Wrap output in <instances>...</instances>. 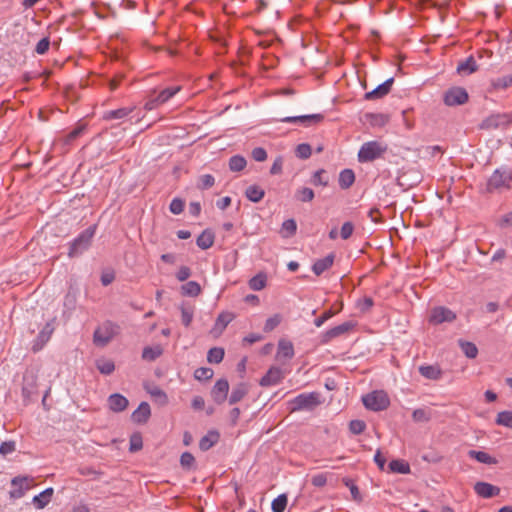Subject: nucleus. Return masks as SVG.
<instances>
[{"label":"nucleus","mask_w":512,"mask_h":512,"mask_svg":"<svg viewBox=\"0 0 512 512\" xmlns=\"http://www.w3.org/2000/svg\"><path fill=\"white\" fill-rule=\"evenodd\" d=\"M282 321V317L279 314H275L272 317H269L264 325L265 332H271L274 330Z\"/></svg>","instance_id":"obj_52"},{"label":"nucleus","mask_w":512,"mask_h":512,"mask_svg":"<svg viewBox=\"0 0 512 512\" xmlns=\"http://www.w3.org/2000/svg\"><path fill=\"white\" fill-rule=\"evenodd\" d=\"M319 397L317 392L299 394L289 402L290 411L313 410L321 403Z\"/></svg>","instance_id":"obj_4"},{"label":"nucleus","mask_w":512,"mask_h":512,"mask_svg":"<svg viewBox=\"0 0 512 512\" xmlns=\"http://www.w3.org/2000/svg\"><path fill=\"white\" fill-rule=\"evenodd\" d=\"M354 231V225L352 222H345L340 230V236L343 240H347L351 237Z\"/></svg>","instance_id":"obj_57"},{"label":"nucleus","mask_w":512,"mask_h":512,"mask_svg":"<svg viewBox=\"0 0 512 512\" xmlns=\"http://www.w3.org/2000/svg\"><path fill=\"white\" fill-rule=\"evenodd\" d=\"M282 168H283V159H282V157L279 156L274 160V162L270 168V173L272 175L280 174L282 172Z\"/></svg>","instance_id":"obj_63"},{"label":"nucleus","mask_w":512,"mask_h":512,"mask_svg":"<svg viewBox=\"0 0 512 512\" xmlns=\"http://www.w3.org/2000/svg\"><path fill=\"white\" fill-rule=\"evenodd\" d=\"M247 161L243 156L235 155L229 160V168L233 172H240L246 167Z\"/></svg>","instance_id":"obj_37"},{"label":"nucleus","mask_w":512,"mask_h":512,"mask_svg":"<svg viewBox=\"0 0 512 512\" xmlns=\"http://www.w3.org/2000/svg\"><path fill=\"white\" fill-rule=\"evenodd\" d=\"M119 331V326L111 321H105L93 334V342L96 346H106Z\"/></svg>","instance_id":"obj_5"},{"label":"nucleus","mask_w":512,"mask_h":512,"mask_svg":"<svg viewBox=\"0 0 512 512\" xmlns=\"http://www.w3.org/2000/svg\"><path fill=\"white\" fill-rule=\"evenodd\" d=\"M312 149L307 143L297 145L295 154L300 159H308L311 156Z\"/></svg>","instance_id":"obj_50"},{"label":"nucleus","mask_w":512,"mask_h":512,"mask_svg":"<svg viewBox=\"0 0 512 512\" xmlns=\"http://www.w3.org/2000/svg\"><path fill=\"white\" fill-rule=\"evenodd\" d=\"M311 183L315 186H327L329 184V177L324 169L317 170L311 179Z\"/></svg>","instance_id":"obj_38"},{"label":"nucleus","mask_w":512,"mask_h":512,"mask_svg":"<svg viewBox=\"0 0 512 512\" xmlns=\"http://www.w3.org/2000/svg\"><path fill=\"white\" fill-rule=\"evenodd\" d=\"M343 483L345 484L346 487L349 488V490L351 492L352 499L357 502H360L362 500V497H361L360 491H359L357 485L354 483V481L349 478H344Z\"/></svg>","instance_id":"obj_48"},{"label":"nucleus","mask_w":512,"mask_h":512,"mask_svg":"<svg viewBox=\"0 0 512 512\" xmlns=\"http://www.w3.org/2000/svg\"><path fill=\"white\" fill-rule=\"evenodd\" d=\"M334 316V312L330 309L325 311L320 317L315 319L314 324L316 327H321L328 319Z\"/></svg>","instance_id":"obj_64"},{"label":"nucleus","mask_w":512,"mask_h":512,"mask_svg":"<svg viewBox=\"0 0 512 512\" xmlns=\"http://www.w3.org/2000/svg\"><path fill=\"white\" fill-rule=\"evenodd\" d=\"M249 389L247 384L239 383L233 387L232 392L229 396V404L233 405L240 402L248 393Z\"/></svg>","instance_id":"obj_26"},{"label":"nucleus","mask_w":512,"mask_h":512,"mask_svg":"<svg viewBox=\"0 0 512 512\" xmlns=\"http://www.w3.org/2000/svg\"><path fill=\"white\" fill-rule=\"evenodd\" d=\"M459 345L461 347L462 352L466 355V357L473 359L477 356L478 348L474 343L460 340Z\"/></svg>","instance_id":"obj_42"},{"label":"nucleus","mask_w":512,"mask_h":512,"mask_svg":"<svg viewBox=\"0 0 512 512\" xmlns=\"http://www.w3.org/2000/svg\"><path fill=\"white\" fill-rule=\"evenodd\" d=\"M195 462L194 456L189 452H184L180 457V463L183 468L190 469Z\"/></svg>","instance_id":"obj_58"},{"label":"nucleus","mask_w":512,"mask_h":512,"mask_svg":"<svg viewBox=\"0 0 512 512\" xmlns=\"http://www.w3.org/2000/svg\"><path fill=\"white\" fill-rule=\"evenodd\" d=\"M83 131H84V126H79L75 129H73L63 139L64 145H70L76 138H78L83 133Z\"/></svg>","instance_id":"obj_54"},{"label":"nucleus","mask_w":512,"mask_h":512,"mask_svg":"<svg viewBox=\"0 0 512 512\" xmlns=\"http://www.w3.org/2000/svg\"><path fill=\"white\" fill-rule=\"evenodd\" d=\"M249 286L254 291H260L266 286V276L258 274L249 281Z\"/></svg>","instance_id":"obj_47"},{"label":"nucleus","mask_w":512,"mask_h":512,"mask_svg":"<svg viewBox=\"0 0 512 512\" xmlns=\"http://www.w3.org/2000/svg\"><path fill=\"white\" fill-rule=\"evenodd\" d=\"M366 424L362 420H352L349 423V430L352 434L359 435L364 432Z\"/></svg>","instance_id":"obj_53"},{"label":"nucleus","mask_w":512,"mask_h":512,"mask_svg":"<svg viewBox=\"0 0 512 512\" xmlns=\"http://www.w3.org/2000/svg\"><path fill=\"white\" fill-rule=\"evenodd\" d=\"M214 233L211 230H204L196 239V244L199 248L206 250L214 244Z\"/></svg>","instance_id":"obj_27"},{"label":"nucleus","mask_w":512,"mask_h":512,"mask_svg":"<svg viewBox=\"0 0 512 512\" xmlns=\"http://www.w3.org/2000/svg\"><path fill=\"white\" fill-rule=\"evenodd\" d=\"M468 93L463 87H452L444 94V103L447 106L463 105L468 101Z\"/></svg>","instance_id":"obj_8"},{"label":"nucleus","mask_w":512,"mask_h":512,"mask_svg":"<svg viewBox=\"0 0 512 512\" xmlns=\"http://www.w3.org/2000/svg\"><path fill=\"white\" fill-rule=\"evenodd\" d=\"M229 383L226 379H219L211 390V397L216 404H222L227 399Z\"/></svg>","instance_id":"obj_12"},{"label":"nucleus","mask_w":512,"mask_h":512,"mask_svg":"<svg viewBox=\"0 0 512 512\" xmlns=\"http://www.w3.org/2000/svg\"><path fill=\"white\" fill-rule=\"evenodd\" d=\"M314 197V191L308 187H301L295 192V198L301 202H311Z\"/></svg>","instance_id":"obj_39"},{"label":"nucleus","mask_w":512,"mask_h":512,"mask_svg":"<svg viewBox=\"0 0 512 512\" xmlns=\"http://www.w3.org/2000/svg\"><path fill=\"white\" fill-rule=\"evenodd\" d=\"M50 47V39L49 37L42 38L35 47V52L39 55H44Z\"/></svg>","instance_id":"obj_56"},{"label":"nucleus","mask_w":512,"mask_h":512,"mask_svg":"<svg viewBox=\"0 0 512 512\" xmlns=\"http://www.w3.org/2000/svg\"><path fill=\"white\" fill-rule=\"evenodd\" d=\"M469 456L473 459H476L480 463L489 464V465L496 463V460L493 457H491L488 453L483 452V451L470 450Z\"/></svg>","instance_id":"obj_36"},{"label":"nucleus","mask_w":512,"mask_h":512,"mask_svg":"<svg viewBox=\"0 0 512 512\" xmlns=\"http://www.w3.org/2000/svg\"><path fill=\"white\" fill-rule=\"evenodd\" d=\"M412 419L414 422H428L431 419V411L423 408L415 409Z\"/></svg>","instance_id":"obj_45"},{"label":"nucleus","mask_w":512,"mask_h":512,"mask_svg":"<svg viewBox=\"0 0 512 512\" xmlns=\"http://www.w3.org/2000/svg\"><path fill=\"white\" fill-rule=\"evenodd\" d=\"M475 492L483 498H492L500 493V489L487 482H477L474 486Z\"/></svg>","instance_id":"obj_17"},{"label":"nucleus","mask_w":512,"mask_h":512,"mask_svg":"<svg viewBox=\"0 0 512 512\" xmlns=\"http://www.w3.org/2000/svg\"><path fill=\"white\" fill-rule=\"evenodd\" d=\"M512 182V173L507 168L496 169L487 182V191H500L509 189Z\"/></svg>","instance_id":"obj_3"},{"label":"nucleus","mask_w":512,"mask_h":512,"mask_svg":"<svg viewBox=\"0 0 512 512\" xmlns=\"http://www.w3.org/2000/svg\"><path fill=\"white\" fill-rule=\"evenodd\" d=\"M219 433L217 431H209L205 436H203L199 442V448L202 451L209 450L212 446H214L219 440Z\"/></svg>","instance_id":"obj_30"},{"label":"nucleus","mask_w":512,"mask_h":512,"mask_svg":"<svg viewBox=\"0 0 512 512\" xmlns=\"http://www.w3.org/2000/svg\"><path fill=\"white\" fill-rule=\"evenodd\" d=\"M387 150V146L379 141L365 142L359 152L358 160L361 163L371 162L380 158Z\"/></svg>","instance_id":"obj_2"},{"label":"nucleus","mask_w":512,"mask_h":512,"mask_svg":"<svg viewBox=\"0 0 512 512\" xmlns=\"http://www.w3.org/2000/svg\"><path fill=\"white\" fill-rule=\"evenodd\" d=\"M96 367L100 373L110 375L115 370V364L112 360L99 359L96 361Z\"/></svg>","instance_id":"obj_40"},{"label":"nucleus","mask_w":512,"mask_h":512,"mask_svg":"<svg viewBox=\"0 0 512 512\" xmlns=\"http://www.w3.org/2000/svg\"><path fill=\"white\" fill-rule=\"evenodd\" d=\"M494 86L496 88L506 89L512 86V76H504L495 81Z\"/></svg>","instance_id":"obj_60"},{"label":"nucleus","mask_w":512,"mask_h":512,"mask_svg":"<svg viewBox=\"0 0 512 512\" xmlns=\"http://www.w3.org/2000/svg\"><path fill=\"white\" fill-rule=\"evenodd\" d=\"M294 357V346L292 342L288 340H280L278 343V349L276 353V359L282 361V359L290 360Z\"/></svg>","instance_id":"obj_20"},{"label":"nucleus","mask_w":512,"mask_h":512,"mask_svg":"<svg viewBox=\"0 0 512 512\" xmlns=\"http://www.w3.org/2000/svg\"><path fill=\"white\" fill-rule=\"evenodd\" d=\"M288 498L286 494H281L272 501L273 512H284L287 506Z\"/></svg>","instance_id":"obj_46"},{"label":"nucleus","mask_w":512,"mask_h":512,"mask_svg":"<svg viewBox=\"0 0 512 512\" xmlns=\"http://www.w3.org/2000/svg\"><path fill=\"white\" fill-rule=\"evenodd\" d=\"M362 402L367 409L372 411L385 410L390 404L387 394L381 390L373 391L363 396Z\"/></svg>","instance_id":"obj_7"},{"label":"nucleus","mask_w":512,"mask_h":512,"mask_svg":"<svg viewBox=\"0 0 512 512\" xmlns=\"http://www.w3.org/2000/svg\"><path fill=\"white\" fill-rule=\"evenodd\" d=\"M191 276V269L187 266H181L176 273V278L180 281H186Z\"/></svg>","instance_id":"obj_61"},{"label":"nucleus","mask_w":512,"mask_h":512,"mask_svg":"<svg viewBox=\"0 0 512 512\" xmlns=\"http://www.w3.org/2000/svg\"><path fill=\"white\" fill-rule=\"evenodd\" d=\"M334 254L330 253L322 259H318L312 266V271L317 275H321L323 272L328 270L334 262Z\"/></svg>","instance_id":"obj_21"},{"label":"nucleus","mask_w":512,"mask_h":512,"mask_svg":"<svg viewBox=\"0 0 512 512\" xmlns=\"http://www.w3.org/2000/svg\"><path fill=\"white\" fill-rule=\"evenodd\" d=\"M393 83H394V78L391 77V78L387 79L385 82H383L382 84L378 85L372 91L367 92L365 94L364 98L366 100H376V99L383 98L384 96H386L387 94L390 93Z\"/></svg>","instance_id":"obj_15"},{"label":"nucleus","mask_w":512,"mask_h":512,"mask_svg":"<svg viewBox=\"0 0 512 512\" xmlns=\"http://www.w3.org/2000/svg\"><path fill=\"white\" fill-rule=\"evenodd\" d=\"M201 293V286L196 281H189L181 286L183 296L196 297Z\"/></svg>","instance_id":"obj_32"},{"label":"nucleus","mask_w":512,"mask_h":512,"mask_svg":"<svg viewBox=\"0 0 512 512\" xmlns=\"http://www.w3.org/2000/svg\"><path fill=\"white\" fill-rule=\"evenodd\" d=\"M456 319V314L449 308L438 306L431 310L429 322L439 325L445 322L451 323Z\"/></svg>","instance_id":"obj_9"},{"label":"nucleus","mask_w":512,"mask_h":512,"mask_svg":"<svg viewBox=\"0 0 512 512\" xmlns=\"http://www.w3.org/2000/svg\"><path fill=\"white\" fill-rule=\"evenodd\" d=\"M151 415V409L147 402H141L138 408L132 413L131 419L134 423H146Z\"/></svg>","instance_id":"obj_19"},{"label":"nucleus","mask_w":512,"mask_h":512,"mask_svg":"<svg viewBox=\"0 0 512 512\" xmlns=\"http://www.w3.org/2000/svg\"><path fill=\"white\" fill-rule=\"evenodd\" d=\"M478 69L477 63L473 56H469L457 65V72L463 75H469L476 72Z\"/></svg>","instance_id":"obj_23"},{"label":"nucleus","mask_w":512,"mask_h":512,"mask_svg":"<svg viewBox=\"0 0 512 512\" xmlns=\"http://www.w3.org/2000/svg\"><path fill=\"white\" fill-rule=\"evenodd\" d=\"M496 424L512 428V411H502L497 414Z\"/></svg>","instance_id":"obj_44"},{"label":"nucleus","mask_w":512,"mask_h":512,"mask_svg":"<svg viewBox=\"0 0 512 512\" xmlns=\"http://www.w3.org/2000/svg\"><path fill=\"white\" fill-rule=\"evenodd\" d=\"M213 375L214 372L209 367H200L194 372V377L199 381L209 380L213 377Z\"/></svg>","instance_id":"obj_49"},{"label":"nucleus","mask_w":512,"mask_h":512,"mask_svg":"<svg viewBox=\"0 0 512 512\" xmlns=\"http://www.w3.org/2000/svg\"><path fill=\"white\" fill-rule=\"evenodd\" d=\"M128 404V399L119 393L111 394L108 397V406L113 412L119 413L124 411Z\"/></svg>","instance_id":"obj_18"},{"label":"nucleus","mask_w":512,"mask_h":512,"mask_svg":"<svg viewBox=\"0 0 512 512\" xmlns=\"http://www.w3.org/2000/svg\"><path fill=\"white\" fill-rule=\"evenodd\" d=\"M53 493L54 490L52 487L45 489L40 494L34 496L33 504L37 509H43L51 501Z\"/></svg>","instance_id":"obj_29"},{"label":"nucleus","mask_w":512,"mask_h":512,"mask_svg":"<svg viewBox=\"0 0 512 512\" xmlns=\"http://www.w3.org/2000/svg\"><path fill=\"white\" fill-rule=\"evenodd\" d=\"M245 195L250 201L258 203L263 199L265 192L259 186L251 185L246 189Z\"/></svg>","instance_id":"obj_33"},{"label":"nucleus","mask_w":512,"mask_h":512,"mask_svg":"<svg viewBox=\"0 0 512 512\" xmlns=\"http://www.w3.org/2000/svg\"><path fill=\"white\" fill-rule=\"evenodd\" d=\"M355 181V174L351 169H344L339 175V186L342 189H348Z\"/></svg>","instance_id":"obj_31"},{"label":"nucleus","mask_w":512,"mask_h":512,"mask_svg":"<svg viewBox=\"0 0 512 512\" xmlns=\"http://www.w3.org/2000/svg\"><path fill=\"white\" fill-rule=\"evenodd\" d=\"M215 183V178L211 174H204L199 177L198 188L205 190L212 187Z\"/></svg>","instance_id":"obj_51"},{"label":"nucleus","mask_w":512,"mask_h":512,"mask_svg":"<svg viewBox=\"0 0 512 512\" xmlns=\"http://www.w3.org/2000/svg\"><path fill=\"white\" fill-rule=\"evenodd\" d=\"M233 319L234 314L231 312L220 313L215 321L212 331L221 334Z\"/></svg>","instance_id":"obj_22"},{"label":"nucleus","mask_w":512,"mask_h":512,"mask_svg":"<svg viewBox=\"0 0 512 512\" xmlns=\"http://www.w3.org/2000/svg\"><path fill=\"white\" fill-rule=\"evenodd\" d=\"M181 90L180 86L175 87H168L158 94H156V91H152L147 101L144 104V109L146 111H152L159 107L160 105L166 103L169 101L174 95H176Z\"/></svg>","instance_id":"obj_6"},{"label":"nucleus","mask_w":512,"mask_h":512,"mask_svg":"<svg viewBox=\"0 0 512 512\" xmlns=\"http://www.w3.org/2000/svg\"><path fill=\"white\" fill-rule=\"evenodd\" d=\"M252 157L257 162H263L267 159V152L262 147H256L252 150Z\"/></svg>","instance_id":"obj_59"},{"label":"nucleus","mask_w":512,"mask_h":512,"mask_svg":"<svg viewBox=\"0 0 512 512\" xmlns=\"http://www.w3.org/2000/svg\"><path fill=\"white\" fill-rule=\"evenodd\" d=\"M163 353V349L157 345L154 347L147 346L142 351V358L146 361H155Z\"/></svg>","instance_id":"obj_34"},{"label":"nucleus","mask_w":512,"mask_h":512,"mask_svg":"<svg viewBox=\"0 0 512 512\" xmlns=\"http://www.w3.org/2000/svg\"><path fill=\"white\" fill-rule=\"evenodd\" d=\"M29 481V477H14L11 480V484L16 488L10 491V497L14 499L22 498L25 494V491L30 488Z\"/></svg>","instance_id":"obj_16"},{"label":"nucleus","mask_w":512,"mask_h":512,"mask_svg":"<svg viewBox=\"0 0 512 512\" xmlns=\"http://www.w3.org/2000/svg\"><path fill=\"white\" fill-rule=\"evenodd\" d=\"M419 373L430 380H438L442 375V371L437 365H422L419 367Z\"/></svg>","instance_id":"obj_28"},{"label":"nucleus","mask_w":512,"mask_h":512,"mask_svg":"<svg viewBox=\"0 0 512 512\" xmlns=\"http://www.w3.org/2000/svg\"><path fill=\"white\" fill-rule=\"evenodd\" d=\"M355 327V323L351 321L344 322L338 326H335L327 330L322 335V343H329L332 339L340 337L346 333H349Z\"/></svg>","instance_id":"obj_10"},{"label":"nucleus","mask_w":512,"mask_h":512,"mask_svg":"<svg viewBox=\"0 0 512 512\" xmlns=\"http://www.w3.org/2000/svg\"><path fill=\"white\" fill-rule=\"evenodd\" d=\"M389 470L394 473L408 474L410 472V466L404 460H392L389 463Z\"/></svg>","instance_id":"obj_35"},{"label":"nucleus","mask_w":512,"mask_h":512,"mask_svg":"<svg viewBox=\"0 0 512 512\" xmlns=\"http://www.w3.org/2000/svg\"><path fill=\"white\" fill-rule=\"evenodd\" d=\"M284 372L277 366L271 367L267 373L261 378L260 385L263 387L273 386L282 381Z\"/></svg>","instance_id":"obj_14"},{"label":"nucleus","mask_w":512,"mask_h":512,"mask_svg":"<svg viewBox=\"0 0 512 512\" xmlns=\"http://www.w3.org/2000/svg\"><path fill=\"white\" fill-rule=\"evenodd\" d=\"M224 349L219 347L211 348L207 354V360L210 363H220L224 358Z\"/></svg>","instance_id":"obj_43"},{"label":"nucleus","mask_w":512,"mask_h":512,"mask_svg":"<svg viewBox=\"0 0 512 512\" xmlns=\"http://www.w3.org/2000/svg\"><path fill=\"white\" fill-rule=\"evenodd\" d=\"M510 122V116L508 114H493L485 118L480 127L482 129H497L501 126L507 125Z\"/></svg>","instance_id":"obj_13"},{"label":"nucleus","mask_w":512,"mask_h":512,"mask_svg":"<svg viewBox=\"0 0 512 512\" xmlns=\"http://www.w3.org/2000/svg\"><path fill=\"white\" fill-rule=\"evenodd\" d=\"M180 310H181V321H182V324L185 326V327H189L192 320H193V316H194V307L193 306H186V305H182L180 307Z\"/></svg>","instance_id":"obj_41"},{"label":"nucleus","mask_w":512,"mask_h":512,"mask_svg":"<svg viewBox=\"0 0 512 512\" xmlns=\"http://www.w3.org/2000/svg\"><path fill=\"white\" fill-rule=\"evenodd\" d=\"M96 233V225L89 226L87 229L82 231L73 241L69 243L68 257L76 258L86 252L94 238Z\"/></svg>","instance_id":"obj_1"},{"label":"nucleus","mask_w":512,"mask_h":512,"mask_svg":"<svg viewBox=\"0 0 512 512\" xmlns=\"http://www.w3.org/2000/svg\"><path fill=\"white\" fill-rule=\"evenodd\" d=\"M142 448V438L140 435H133L130 438V451L136 452Z\"/></svg>","instance_id":"obj_62"},{"label":"nucleus","mask_w":512,"mask_h":512,"mask_svg":"<svg viewBox=\"0 0 512 512\" xmlns=\"http://www.w3.org/2000/svg\"><path fill=\"white\" fill-rule=\"evenodd\" d=\"M324 116L322 114H311V115H302V116H289L281 118V122L285 123H299L305 127H309L315 124L322 122Z\"/></svg>","instance_id":"obj_11"},{"label":"nucleus","mask_w":512,"mask_h":512,"mask_svg":"<svg viewBox=\"0 0 512 512\" xmlns=\"http://www.w3.org/2000/svg\"><path fill=\"white\" fill-rule=\"evenodd\" d=\"M170 212L179 215L184 210V201L179 198H174L169 205Z\"/></svg>","instance_id":"obj_55"},{"label":"nucleus","mask_w":512,"mask_h":512,"mask_svg":"<svg viewBox=\"0 0 512 512\" xmlns=\"http://www.w3.org/2000/svg\"><path fill=\"white\" fill-rule=\"evenodd\" d=\"M53 331H54V327L50 323H47L45 325V327L40 331V333L37 337V340L35 341V343L33 345V350L34 351L40 350L43 347V345L50 339Z\"/></svg>","instance_id":"obj_24"},{"label":"nucleus","mask_w":512,"mask_h":512,"mask_svg":"<svg viewBox=\"0 0 512 512\" xmlns=\"http://www.w3.org/2000/svg\"><path fill=\"white\" fill-rule=\"evenodd\" d=\"M135 106L132 107H122L116 110L106 111L103 115L104 120H115V119H124L129 116L134 110Z\"/></svg>","instance_id":"obj_25"}]
</instances>
